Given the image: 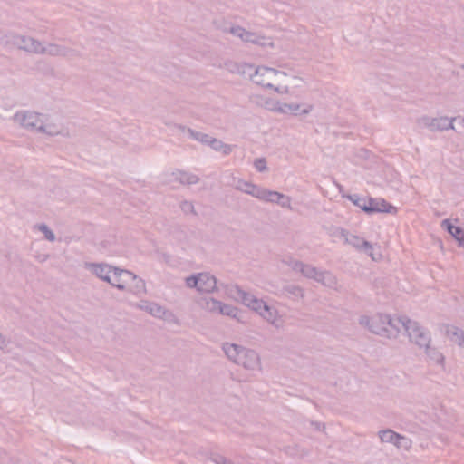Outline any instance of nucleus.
I'll list each match as a JSON object with an SVG mask.
<instances>
[{
  "label": "nucleus",
  "mask_w": 464,
  "mask_h": 464,
  "mask_svg": "<svg viewBox=\"0 0 464 464\" xmlns=\"http://www.w3.org/2000/svg\"><path fill=\"white\" fill-rule=\"evenodd\" d=\"M188 286H197L201 292H211L216 288V279L207 274H200L198 277L187 279Z\"/></svg>",
  "instance_id": "1"
},
{
  "label": "nucleus",
  "mask_w": 464,
  "mask_h": 464,
  "mask_svg": "<svg viewBox=\"0 0 464 464\" xmlns=\"http://www.w3.org/2000/svg\"><path fill=\"white\" fill-rule=\"evenodd\" d=\"M381 212L397 214L398 209L382 198H368L367 213Z\"/></svg>",
  "instance_id": "2"
},
{
  "label": "nucleus",
  "mask_w": 464,
  "mask_h": 464,
  "mask_svg": "<svg viewBox=\"0 0 464 464\" xmlns=\"http://www.w3.org/2000/svg\"><path fill=\"white\" fill-rule=\"evenodd\" d=\"M242 301L246 306L252 308L255 311H257L266 320L273 321L269 308L265 304H263L262 301H259L247 294L243 295Z\"/></svg>",
  "instance_id": "3"
},
{
  "label": "nucleus",
  "mask_w": 464,
  "mask_h": 464,
  "mask_svg": "<svg viewBox=\"0 0 464 464\" xmlns=\"http://www.w3.org/2000/svg\"><path fill=\"white\" fill-rule=\"evenodd\" d=\"M132 279L133 276L130 273L116 269L110 270V275L106 277V280L118 288H124Z\"/></svg>",
  "instance_id": "4"
},
{
  "label": "nucleus",
  "mask_w": 464,
  "mask_h": 464,
  "mask_svg": "<svg viewBox=\"0 0 464 464\" xmlns=\"http://www.w3.org/2000/svg\"><path fill=\"white\" fill-rule=\"evenodd\" d=\"M278 72L270 68H259L256 70V76L261 79H256V82L263 86L272 87L274 85V79L277 77Z\"/></svg>",
  "instance_id": "5"
},
{
  "label": "nucleus",
  "mask_w": 464,
  "mask_h": 464,
  "mask_svg": "<svg viewBox=\"0 0 464 464\" xmlns=\"http://www.w3.org/2000/svg\"><path fill=\"white\" fill-rule=\"evenodd\" d=\"M225 352L230 359L234 360L237 362L245 363V362L242 361V357L244 356L249 355L250 357L254 358L253 353H248L243 350H239L238 347L234 344L227 345L225 347Z\"/></svg>",
  "instance_id": "6"
},
{
  "label": "nucleus",
  "mask_w": 464,
  "mask_h": 464,
  "mask_svg": "<svg viewBox=\"0 0 464 464\" xmlns=\"http://www.w3.org/2000/svg\"><path fill=\"white\" fill-rule=\"evenodd\" d=\"M248 192L266 201H277L283 197L281 194L277 192L259 189L255 187H253L252 189L249 190Z\"/></svg>",
  "instance_id": "7"
},
{
  "label": "nucleus",
  "mask_w": 464,
  "mask_h": 464,
  "mask_svg": "<svg viewBox=\"0 0 464 464\" xmlns=\"http://www.w3.org/2000/svg\"><path fill=\"white\" fill-rule=\"evenodd\" d=\"M442 226L447 228L449 233L454 237L460 245L464 244V231L462 228L452 225L448 219L442 222Z\"/></svg>",
  "instance_id": "8"
},
{
  "label": "nucleus",
  "mask_w": 464,
  "mask_h": 464,
  "mask_svg": "<svg viewBox=\"0 0 464 464\" xmlns=\"http://www.w3.org/2000/svg\"><path fill=\"white\" fill-rule=\"evenodd\" d=\"M381 440L385 442H393L395 445H400V441L404 439L392 430H386L381 433Z\"/></svg>",
  "instance_id": "9"
},
{
  "label": "nucleus",
  "mask_w": 464,
  "mask_h": 464,
  "mask_svg": "<svg viewBox=\"0 0 464 464\" xmlns=\"http://www.w3.org/2000/svg\"><path fill=\"white\" fill-rule=\"evenodd\" d=\"M208 305L210 310H219L221 314H225L227 315L236 316V313H234V310L230 307L224 306L222 307L220 304L217 301L211 300V302L208 303Z\"/></svg>",
  "instance_id": "10"
},
{
  "label": "nucleus",
  "mask_w": 464,
  "mask_h": 464,
  "mask_svg": "<svg viewBox=\"0 0 464 464\" xmlns=\"http://www.w3.org/2000/svg\"><path fill=\"white\" fill-rule=\"evenodd\" d=\"M351 200L353 201V203L359 207L361 209H362L363 211L367 212V208H368V198H360V197H353V198H350Z\"/></svg>",
  "instance_id": "11"
},
{
  "label": "nucleus",
  "mask_w": 464,
  "mask_h": 464,
  "mask_svg": "<svg viewBox=\"0 0 464 464\" xmlns=\"http://www.w3.org/2000/svg\"><path fill=\"white\" fill-rule=\"evenodd\" d=\"M255 166L258 170L262 171L266 169V162L264 160H257L255 162Z\"/></svg>",
  "instance_id": "12"
},
{
  "label": "nucleus",
  "mask_w": 464,
  "mask_h": 464,
  "mask_svg": "<svg viewBox=\"0 0 464 464\" xmlns=\"http://www.w3.org/2000/svg\"><path fill=\"white\" fill-rule=\"evenodd\" d=\"M43 229L44 230L46 237L49 240H53V238H54L53 234L51 231H49L45 227H44Z\"/></svg>",
  "instance_id": "13"
},
{
  "label": "nucleus",
  "mask_w": 464,
  "mask_h": 464,
  "mask_svg": "<svg viewBox=\"0 0 464 464\" xmlns=\"http://www.w3.org/2000/svg\"><path fill=\"white\" fill-rule=\"evenodd\" d=\"M228 150H229V149H228L227 147H225V148H224V153H227V152H228Z\"/></svg>",
  "instance_id": "14"
}]
</instances>
